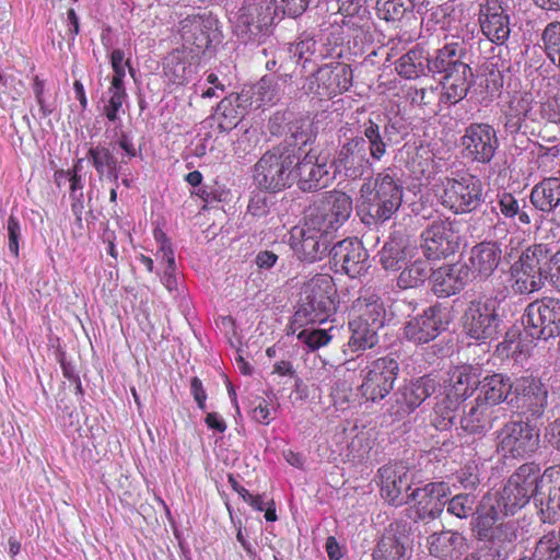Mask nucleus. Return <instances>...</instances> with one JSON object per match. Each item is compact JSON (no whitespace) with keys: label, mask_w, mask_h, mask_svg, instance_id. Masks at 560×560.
<instances>
[{"label":"nucleus","mask_w":560,"mask_h":560,"mask_svg":"<svg viewBox=\"0 0 560 560\" xmlns=\"http://www.w3.org/2000/svg\"><path fill=\"white\" fill-rule=\"evenodd\" d=\"M154 238L159 244L158 252L155 254L156 259L160 264H164L165 267H172L175 265V257L172 246L166 238L165 234L161 230L154 231Z\"/></svg>","instance_id":"62"},{"label":"nucleus","mask_w":560,"mask_h":560,"mask_svg":"<svg viewBox=\"0 0 560 560\" xmlns=\"http://www.w3.org/2000/svg\"><path fill=\"white\" fill-rule=\"evenodd\" d=\"M465 158L479 163H488L498 149L494 129L488 124H472L460 139Z\"/></svg>","instance_id":"14"},{"label":"nucleus","mask_w":560,"mask_h":560,"mask_svg":"<svg viewBox=\"0 0 560 560\" xmlns=\"http://www.w3.org/2000/svg\"><path fill=\"white\" fill-rule=\"evenodd\" d=\"M330 398L337 411L349 410L354 401L352 384L347 380L337 378L331 385Z\"/></svg>","instance_id":"53"},{"label":"nucleus","mask_w":560,"mask_h":560,"mask_svg":"<svg viewBox=\"0 0 560 560\" xmlns=\"http://www.w3.org/2000/svg\"><path fill=\"white\" fill-rule=\"evenodd\" d=\"M541 475L537 464L526 463L521 465L508 481L513 482V488L522 491V494L530 500V498L539 494Z\"/></svg>","instance_id":"37"},{"label":"nucleus","mask_w":560,"mask_h":560,"mask_svg":"<svg viewBox=\"0 0 560 560\" xmlns=\"http://www.w3.org/2000/svg\"><path fill=\"white\" fill-rule=\"evenodd\" d=\"M533 560H560V541L555 532L539 538L533 551Z\"/></svg>","instance_id":"54"},{"label":"nucleus","mask_w":560,"mask_h":560,"mask_svg":"<svg viewBox=\"0 0 560 560\" xmlns=\"http://www.w3.org/2000/svg\"><path fill=\"white\" fill-rule=\"evenodd\" d=\"M528 105H530V93H522L512 97L505 113V127L515 132L525 124Z\"/></svg>","instance_id":"47"},{"label":"nucleus","mask_w":560,"mask_h":560,"mask_svg":"<svg viewBox=\"0 0 560 560\" xmlns=\"http://www.w3.org/2000/svg\"><path fill=\"white\" fill-rule=\"evenodd\" d=\"M319 210L335 223L343 225L352 213V199L342 191H330L319 203Z\"/></svg>","instance_id":"36"},{"label":"nucleus","mask_w":560,"mask_h":560,"mask_svg":"<svg viewBox=\"0 0 560 560\" xmlns=\"http://www.w3.org/2000/svg\"><path fill=\"white\" fill-rule=\"evenodd\" d=\"M381 495L392 505L400 506L411 500L408 470L404 466H383L378 469Z\"/></svg>","instance_id":"19"},{"label":"nucleus","mask_w":560,"mask_h":560,"mask_svg":"<svg viewBox=\"0 0 560 560\" xmlns=\"http://www.w3.org/2000/svg\"><path fill=\"white\" fill-rule=\"evenodd\" d=\"M352 70L346 63H329L320 67L314 74L311 84H317L315 93L331 97L348 91L352 85Z\"/></svg>","instance_id":"22"},{"label":"nucleus","mask_w":560,"mask_h":560,"mask_svg":"<svg viewBox=\"0 0 560 560\" xmlns=\"http://www.w3.org/2000/svg\"><path fill=\"white\" fill-rule=\"evenodd\" d=\"M294 175L303 191L325 188L335 179L328 154L315 150L308 151L303 158L295 154Z\"/></svg>","instance_id":"10"},{"label":"nucleus","mask_w":560,"mask_h":560,"mask_svg":"<svg viewBox=\"0 0 560 560\" xmlns=\"http://www.w3.org/2000/svg\"><path fill=\"white\" fill-rule=\"evenodd\" d=\"M436 390V382L430 375H424L402 386L396 398L399 417L413 412L420 405Z\"/></svg>","instance_id":"26"},{"label":"nucleus","mask_w":560,"mask_h":560,"mask_svg":"<svg viewBox=\"0 0 560 560\" xmlns=\"http://www.w3.org/2000/svg\"><path fill=\"white\" fill-rule=\"evenodd\" d=\"M502 259V249L497 242H481L470 249L469 265L470 278L488 279L499 267Z\"/></svg>","instance_id":"27"},{"label":"nucleus","mask_w":560,"mask_h":560,"mask_svg":"<svg viewBox=\"0 0 560 560\" xmlns=\"http://www.w3.org/2000/svg\"><path fill=\"white\" fill-rule=\"evenodd\" d=\"M548 261L550 259L542 245L524 250L510 269L512 291L515 294H529L540 290L547 273H552L551 267L549 270L546 268Z\"/></svg>","instance_id":"4"},{"label":"nucleus","mask_w":560,"mask_h":560,"mask_svg":"<svg viewBox=\"0 0 560 560\" xmlns=\"http://www.w3.org/2000/svg\"><path fill=\"white\" fill-rule=\"evenodd\" d=\"M475 497L470 494H457L447 500V512L458 518H467L474 513Z\"/></svg>","instance_id":"59"},{"label":"nucleus","mask_w":560,"mask_h":560,"mask_svg":"<svg viewBox=\"0 0 560 560\" xmlns=\"http://www.w3.org/2000/svg\"><path fill=\"white\" fill-rule=\"evenodd\" d=\"M514 325L505 334L504 340L498 345L497 350H530L538 347L536 338H532L527 326Z\"/></svg>","instance_id":"46"},{"label":"nucleus","mask_w":560,"mask_h":560,"mask_svg":"<svg viewBox=\"0 0 560 560\" xmlns=\"http://www.w3.org/2000/svg\"><path fill=\"white\" fill-rule=\"evenodd\" d=\"M451 493L446 482H430L411 492V500L417 508L419 518H435L441 515Z\"/></svg>","instance_id":"23"},{"label":"nucleus","mask_w":560,"mask_h":560,"mask_svg":"<svg viewBox=\"0 0 560 560\" xmlns=\"http://www.w3.org/2000/svg\"><path fill=\"white\" fill-rule=\"evenodd\" d=\"M411 540L407 525L401 522L390 523L377 539L372 560H410Z\"/></svg>","instance_id":"13"},{"label":"nucleus","mask_w":560,"mask_h":560,"mask_svg":"<svg viewBox=\"0 0 560 560\" xmlns=\"http://www.w3.org/2000/svg\"><path fill=\"white\" fill-rule=\"evenodd\" d=\"M523 326L530 330L532 338L546 340L560 329V301L545 298L527 305L523 315Z\"/></svg>","instance_id":"12"},{"label":"nucleus","mask_w":560,"mask_h":560,"mask_svg":"<svg viewBox=\"0 0 560 560\" xmlns=\"http://www.w3.org/2000/svg\"><path fill=\"white\" fill-rule=\"evenodd\" d=\"M500 302L497 296L483 295L469 303L465 313L467 347L486 345L493 338L499 324Z\"/></svg>","instance_id":"6"},{"label":"nucleus","mask_w":560,"mask_h":560,"mask_svg":"<svg viewBox=\"0 0 560 560\" xmlns=\"http://www.w3.org/2000/svg\"><path fill=\"white\" fill-rule=\"evenodd\" d=\"M397 372L398 363L393 358L383 357L373 361L366 366L359 387L362 397L372 402L383 400L393 389Z\"/></svg>","instance_id":"11"},{"label":"nucleus","mask_w":560,"mask_h":560,"mask_svg":"<svg viewBox=\"0 0 560 560\" xmlns=\"http://www.w3.org/2000/svg\"><path fill=\"white\" fill-rule=\"evenodd\" d=\"M491 421L492 409L478 396L475 405L462 417L460 425L469 434H480L491 427Z\"/></svg>","instance_id":"38"},{"label":"nucleus","mask_w":560,"mask_h":560,"mask_svg":"<svg viewBox=\"0 0 560 560\" xmlns=\"http://www.w3.org/2000/svg\"><path fill=\"white\" fill-rule=\"evenodd\" d=\"M447 324V312L440 305L424 311L423 315L409 320L405 326V336L415 343L433 340Z\"/></svg>","instance_id":"20"},{"label":"nucleus","mask_w":560,"mask_h":560,"mask_svg":"<svg viewBox=\"0 0 560 560\" xmlns=\"http://www.w3.org/2000/svg\"><path fill=\"white\" fill-rule=\"evenodd\" d=\"M421 238V248L428 259L445 258L458 248L457 236L448 222H433L422 232Z\"/></svg>","instance_id":"17"},{"label":"nucleus","mask_w":560,"mask_h":560,"mask_svg":"<svg viewBox=\"0 0 560 560\" xmlns=\"http://www.w3.org/2000/svg\"><path fill=\"white\" fill-rule=\"evenodd\" d=\"M478 384V376L471 365L455 366L450 372L448 384L445 386V397L452 404L460 405L472 395Z\"/></svg>","instance_id":"30"},{"label":"nucleus","mask_w":560,"mask_h":560,"mask_svg":"<svg viewBox=\"0 0 560 560\" xmlns=\"http://www.w3.org/2000/svg\"><path fill=\"white\" fill-rule=\"evenodd\" d=\"M304 224L307 225V231L319 233L329 241L331 235L341 228V225L335 224L316 205L310 208Z\"/></svg>","instance_id":"49"},{"label":"nucleus","mask_w":560,"mask_h":560,"mask_svg":"<svg viewBox=\"0 0 560 560\" xmlns=\"http://www.w3.org/2000/svg\"><path fill=\"white\" fill-rule=\"evenodd\" d=\"M365 140L355 138L346 143L338 152L337 158L330 163L334 167L332 175L343 174L348 178H357L363 174L368 164L365 159Z\"/></svg>","instance_id":"24"},{"label":"nucleus","mask_w":560,"mask_h":560,"mask_svg":"<svg viewBox=\"0 0 560 560\" xmlns=\"http://www.w3.org/2000/svg\"><path fill=\"white\" fill-rule=\"evenodd\" d=\"M539 494L547 497L546 501L540 499V502L546 505L548 517L557 518L560 515V467L551 466L544 471Z\"/></svg>","instance_id":"33"},{"label":"nucleus","mask_w":560,"mask_h":560,"mask_svg":"<svg viewBox=\"0 0 560 560\" xmlns=\"http://www.w3.org/2000/svg\"><path fill=\"white\" fill-rule=\"evenodd\" d=\"M240 96L224 97L218 105L217 114L224 120L219 122L220 128L230 130L235 127L244 115V109L240 107Z\"/></svg>","instance_id":"52"},{"label":"nucleus","mask_w":560,"mask_h":560,"mask_svg":"<svg viewBox=\"0 0 560 560\" xmlns=\"http://www.w3.org/2000/svg\"><path fill=\"white\" fill-rule=\"evenodd\" d=\"M458 404H452L447 401L446 397L441 402H438L434 407L433 425L438 430H446L452 427L455 419V411L458 408Z\"/></svg>","instance_id":"57"},{"label":"nucleus","mask_w":560,"mask_h":560,"mask_svg":"<svg viewBox=\"0 0 560 560\" xmlns=\"http://www.w3.org/2000/svg\"><path fill=\"white\" fill-rule=\"evenodd\" d=\"M526 202L524 199H517L510 192H501L498 195L494 209L506 220L517 221L520 224H530V217L525 211Z\"/></svg>","instance_id":"42"},{"label":"nucleus","mask_w":560,"mask_h":560,"mask_svg":"<svg viewBox=\"0 0 560 560\" xmlns=\"http://www.w3.org/2000/svg\"><path fill=\"white\" fill-rule=\"evenodd\" d=\"M460 49L457 43H451L439 49L433 59H429V71L432 73L454 72L457 65H466L460 60Z\"/></svg>","instance_id":"43"},{"label":"nucleus","mask_w":560,"mask_h":560,"mask_svg":"<svg viewBox=\"0 0 560 560\" xmlns=\"http://www.w3.org/2000/svg\"><path fill=\"white\" fill-rule=\"evenodd\" d=\"M529 500L522 494V491L513 488V482H506L503 489L498 493L494 504V512L499 511L504 516L514 515L524 508Z\"/></svg>","instance_id":"45"},{"label":"nucleus","mask_w":560,"mask_h":560,"mask_svg":"<svg viewBox=\"0 0 560 560\" xmlns=\"http://www.w3.org/2000/svg\"><path fill=\"white\" fill-rule=\"evenodd\" d=\"M127 100V92L125 84L110 83L107 92L103 113L109 121H117L120 119V114L124 113L122 105Z\"/></svg>","instance_id":"48"},{"label":"nucleus","mask_w":560,"mask_h":560,"mask_svg":"<svg viewBox=\"0 0 560 560\" xmlns=\"http://www.w3.org/2000/svg\"><path fill=\"white\" fill-rule=\"evenodd\" d=\"M501 516H504L501 512H494V505L491 506L490 511L481 514L477 517L475 532L479 540L487 541L491 537L493 527L501 521Z\"/></svg>","instance_id":"58"},{"label":"nucleus","mask_w":560,"mask_h":560,"mask_svg":"<svg viewBox=\"0 0 560 560\" xmlns=\"http://www.w3.org/2000/svg\"><path fill=\"white\" fill-rule=\"evenodd\" d=\"M416 254V243L408 235L396 232L383 246L380 253V261L384 269L397 271Z\"/></svg>","instance_id":"28"},{"label":"nucleus","mask_w":560,"mask_h":560,"mask_svg":"<svg viewBox=\"0 0 560 560\" xmlns=\"http://www.w3.org/2000/svg\"><path fill=\"white\" fill-rule=\"evenodd\" d=\"M471 77V69L468 65H457L454 72L444 74L440 101L446 104H456L462 101L469 90Z\"/></svg>","instance_id":"31"},{"label":"nucleus","mask_w":560,"mask_h":560,"mask_svg":"<svg viewBox=\"0 0 560 560\" xmlns=\"http://www.w3.org/2000/svg\"><path fill=\"white\" fill-rule=\"evenodd\" d=\"M110 65L114 72L110 83L124 84L126 67L129 66V62L125 60V54L122 50L114 49L112 51Z\"/></svg>","instance_id":"63"},{"label":"nucleus","mask_w":560,"mask_h":560,"mask_svg":"<svg viewBox=\"0 0 560 560\" xmlns=\"http://www.w3.org/2000/svg\"><path fill=\"white\" fill-rule=\"evenodd\" d=\"M88 159L91 161L100 177L106 176L117 183V160L107 147L102 144L92 145L88 151Z\"/></svg>","instance_id":"41"},{"label":"nucleus","mask_w":560,"mask_h":560,"mask_svg":"<svg viewBox=\"0 0 560 560\" xmlns=\"http://www.w3.org/2000/svg\"><path fill=\"white\" fill-rule=\"evenodd\" d=\"M515 407L527 421L540 418L547 407L548 390L538 378L522 377L515 385Z\"/></svg>","instance_id":"15"},{"label":"nucleus","mask_w":560,"mask_h":560,"mask_svg":"<svg viewBox=\"0 0 560 560\" xmlns=\"http://www.w3.org/2000/svg\"><path fill=\"white\" fill-rule=\"evenodd\" d=\"M386 310L381 296L366 289L349 310V345L354 350H370L378 342L377 330L384 326Z\"/></svg>","instance_id":"1"},{"label":"nucleus","mask_w":560,"mask_h":560,"mask_svg":"<svg viewBox=\"0 0 560 560\" xmlns=\"http://www.w3.org/2000/svg\"><path fill=\"white\" fill-rule=\"evenodd\" d=\"M411 8V0H377L376 3L378 16L386 21L400 20Z\"/></svg>","instance_id":"55"},{"label":"nucleus","mask_w":560,"mask_h":560,"mask_svg":"<svg viewBox=\"0 0 560 560\" xmlns=\"http://www.w3.org/2000/svg\"><path fill=\"white\" fill-rule=\"evenodd\" d=\"M230 21L235 35L243 42L259 39L271 24L270 7L266 0H245Z\"/></svg>","instance_id":"9"},{"label":"nucleus","mask_w":560,"mask_h":560,"mask_svg":"<svg viewBox=\"0 0 560 560\" xmlns=\"http://www.w3.org/2000/svg\"><path fill=\"white\" fill-rule=\"evenodd\" d=\"M279 78L262 77L253 89L257 107L275 103L281 94Z\"/></svg>","instance_id":"50"},{"label":"nucleus","mask_w":560,"mask_h":560,"mask_svg":"<svg viewBox=\"0 0 560 560\" xmlns=\"http://www.w3.org/2000/svg\"><path fill=\"white\" fill-rule=\"evenodd\" d=\"M338 11L348 21H343V24L351 25L352 27L360 30L370 28L371 19L365 0H338Z\"/></svg>","instance_id":"44"},{"label":"nucleus","mask_w":560,"mask_h":560,"mask_svg":"<svg viewBox=\"0 0 560 560\" xmlns=\"http://www.w3.org/2000/svg\"><path fill=\"white\" fill-rule=\"evenodd\" d=\"M482 34L492 43L504 44L511 33L510 18L500 0H487L479 9Z\"/></svg>","instance_id":"21"},{"label":"nucleus","mask_w":560,"mask_h":560,"mask_svg":"<svg viewBox=\"0 0 560 560\" xmlns=\"http://www.w3.org/2000/svg\"><path fill=\"white\" fill-rule=\"evenodd\" d=\"M545 50L552 63L560 59V22L549 23L541 35Z\"/></svg>","instance_id":"56"},{"label":"nucleus","mask_w":560,"mask_h":560,"mask_svg":"<svg viewBox=\"0 0 560 560\" xmlns=\"http://www.w3.org/2000/svg\"><path fill=\"white\" fill-rule=\"evenodd\" d=\"M497 452L505 459H522L539 446V433L529 421H509L497 432Z\"/></svg>","instance_id":"7"},{"label":"nucleus","mask_w":560,"mask_h":560,"mask_svg":"<svg viewBox=\"0 0 560 560\" xmlns=\"http://www.w3.org/2000/svg\"><path fill=\"white\" fill-rule=\"evenodd\" d=\"M293 249L301 260L310 262L320 260L329 245V240L316 232L307 231V225L293 232Z\"/></svg>","instance_id":"29"},{"label":"nucleus","mask_w":560,"mask_h":560,"mask_svg":"<svg viewBox=\"0 0 560 560\" xmlns=\"http://www.w3.org/2000/svg\"><path fill=\"white\" fill-rule=\"evenodd\" d=\"M429 70V54L424 48L416 47L401 56L396 65L399 75L406 79H417Z\"/></svg>","instance_id":"39"},{"label":"nucleus","mask_w":560,"mask_h":560,"mask_svg":"<svg viewBox=\"0 0 560 560\" xmlns=\"http://www.w3.org/2000/svg\"><path fill=\"white\" fill-rule=\"evenodd\" d=\"M295 153L290 149H275L265 153L255 165L254 179L266 190H281L295 182Z\"/></svg>","instance_id":"5"},{"label":"nucleus","mask_w":560,"mask_h":560,"mask_svg":"<svg viewBox=\"0 0 560 560\" xmlns=\"http://www.w3.org/2000/svg\"><path fill=\"white\" fill-rule=\"evenodd\" d=\"M331 262L351 278L361 276L369 268L368 253L357 238L338 242L330 250Z\"/></svg>","instance_id":"18"},{"label":"nucleus","mask_w":560,"mask_h":560,"mask_svg":"<svg viewBox=\"0 0 560 560\" xmlns=\"http://www.w3.org/2000/svg\"><path fill=\"white\" fill-rule=\"evenodd\" d=\"M440 194L442 205L455 213L475 210L482 201V184L476 176L465 173L457 177L445 178Z\"/></svg>","instance_id":"8"},{"label":"nucleus","mask_w":560,"mask_h":560,"mask_svg":"<svg viewBox=\"0 0 560 560\" xmlns=\"http://www.w3.org/2000/svg\"><path fill=\"white\" fill-rule=\"evenodd\" d=\"M177 32L185 45L202 50L217 37L218 20L206 12L188 15L179 22Z\"/></svg>","instance_id":"16"},{"label":"nucleus","mask_w":560,"mask_h":560,"mask_svg":"<svg viewBox=\"0 0 560 560\" xmlns=\"http://www.w3.org/2000/svg\"><path fill=\"white\" fill-rule=\"evenodd\" d=\"M404 190L394 174L386 170L364 182L360 189V211L374 221H387L400 208Z\"/></svg>","instance_id":"2"},{"label":"nucleus","mask_w":560,"mask_h":560,"mask_svg":"<svg viewBox=\"0 0 560 560\" xmlns=\"http://www.w3.org/2000/svg\"><path fill=\"white\" fill-rule=\"evenodd\" d=\"M298 339L310 350H317L328 345L331 335L326 329L306 328L299 332Z\"/></svg>","instance_id":"61"},{"label":"nucleus","mask_w":560,"mask_h":560,"mask_svg":"<svg viewBox=\"0 0 560 560\" xmlns=\"http://www.w3.org/2000/svg\"><path fill=\"white\" fill-rule=\"evenodd\" d=\"M364 136L369 142L370 154L375 160H381L386 153V144L380 132V127L372 120L365 126Z\"/></svg>","instance_id":"60"},{"label":"nucleus","mask_w":560,"mask_h":560,"mask_svg":"<svg viewBox=\"0 0 560 560\" xmlns=\"http://www.w3.org/2000/svg\"><path fill=\"white\" fill-rule=\"evenodd\" d=\"M57 360L61 365L63 376L74 384L75 395L82 396L83 388L77 365H73L71 362L67 361L65 352H59Z\"/></svg>","instance_id":"64"},{"label":"nucleus","mask_w":560,"mask_h":560,"mask_svg":"<svg viewBox=\"0 0 560 560\" xmlns=\"http://www.w3.org/2000/svg\"><path fill=\"white\" fill-rule=\"evenodd\" d=\"M336 288L329 275H316L303 287L294 323H325L336 312Z\"/></svg>","instance_id":"3"},{"label":"nucleus","mask_w":560,"mask_h":560,"mask_svg":"<svg viewBox=\"0 0 560 560\" xmlns=\"http://www.w3.org/2000/svg\"><path fill=\"white\" fill-rule=\"evenodd\" d=\"M465 540V537L458 532L442 530L428 537V548L431 556L446 559L462 553Z\"/></svg>","instance_id":"34"},{"label":"nucleus","mask_w":560,"mask_h":560,"mask_svg":"<svg viewBox=\"0 0 560 560\" xmlns=\"http://www.w3.org/2000/svg\"><path fill=\"white\" fill-rule=\"evenodd\" d=\"M431 268L425 260L417 259L407 266L398 277V285L401 289L415 288L423 283Z\"/></svg>","instance_id":"51"},{"label":"nucleus","mask_w":560,"mask_h":560,"mask_svg":"<svg viewBox=\"0 0 560 560\" xmlns=\"http://www.w3.org/2000/svg\"><path fill=\"white\" fill-rule=\"evenodd\" d=\"M510 377L502 374H493L483 380L480 395L483 404L490 408L504 401L512 390Z\"/></svg>","instance_id":"40"},{"label":"nucleus","mask_w":560,"mask_h":560,"mask_svg":"<svg viewBox=\"0 0 560 560\" xmlns=\"http://www.w3.org/2000/svg\"><path fill=\"white\" fill-rule=\"evenodd\" d=\"M470 279L466 264L442 266L432 272V290L440 298L451 296L464 289Z\"/></svg>","instance_id":"25"},{"label":"nucleus","mask_w":560,"mask_h":560,"mask_svg":"<svg viewBox=\"0 0 560 560\" xmlns=\"http://www.w3.org/2000/svg\"><path fill=\"white\" fill-rule=\"evenodd\" d=\"M191 59V51L186 49H175L170 52L163 62L165 79L170 83L177 85L188 82L195 72Z\"/></svg>","instance_id":"32"},{"label":"nucleus","mask_w":560,"mask_h":560,"mask_svg":"<svg viewBox=\"0 0 560 560\" xmlns=\"http://www.w3.org/2000/svg\"><path fill=\"white\" fill-rule=\"evenodd\" d=\"M530 202L542 212H550L560 206V178L548 177L536 184L530 192Z\"/></svg>","instance_id":"35"}]
</instances>
